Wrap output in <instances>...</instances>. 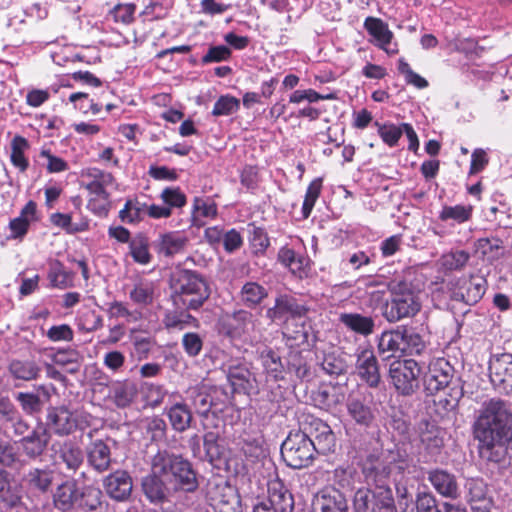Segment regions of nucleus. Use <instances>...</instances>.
Instances as JSON below:
<instances>
[{
  "label": "nucleus",
  "instance_id": "obj_46",
  "mask_svg": "<svg viewBox=\"0 0 512 512\" xmlns=\"http://www.w3.org/2000/svg\"><path fill=\"white\" fill-rule=\"evenodd\" d=\"M392 472V468L380 462L367 461L362 466V473L368 484L372 483L378 489L381 486H387L385 481Z\"/></svg>",
  "mask_w": 512,
  "mask_h": 512
},
{
  "label": "nucleus",
  "instance_id": "obj_13",
  "mask_svg": "<svg viewBox=\"0 0 512 512\" xmlns=\"http://www.w3.org/2000/svg\"><path fill=\"white\" fill-rule=\"evenodd\" d=\"M420 367L413 359L395 360L390 364L389 375L396 390L402 395L413 394L419 386Z\"/></svg>",
  "mask_w": 512,
  "mask_h": 512
},
{
  "label": "nucleus",
  "instance_id": "obj_35",
  "mask_svg": "<svg viewBox=\"0 0 512 512\" xmlns=\"http://www.w3.org/2000/svg\"><path fill=\"white\" fill-rule=\"evenodd\" d=\"M277 259L295 276L303 278L308 275L310 260L304 254L297 253L293 249L284 246L279 249Z\"/></svg>",
  "mask_w": 512,
  "mask_h": 512
},
{
  "label": "nucleus",
  "instance_id": "obj_44",
  "mask_svg": "<svg viewBox=\"0 0 512 512\" xmlns=\"http://www.w3.org/2000/svg\"><path fill=\"white\" fill-rule=\"evenodd\" d=\"M170 425L176 432H184L190 428L192 412L187 404L177 402L165 409Z\"/></svg>",
  "mask_w": 512,
  "mask_h": 512
},
{
  "label": "nucleus",
  "instance_id": "obj_27",
  "mask_svg": "<svg viewBox=\"0 0 512 512\" xmlns=\"http://www.w3.org/2000/svg\"><path fill=\"white\" fill-rule=\"evenodd\" d=\"M467 502L473 512H490L493 506L488 495L486 483L480 478H471L466 482Z\"/></svg>",
  "mask_w": 512,
  "mask_h": 512
},
{
  "label": "nucleus",
  "instance_id": "obj_10",
  "mask_svg": "<svg viewBox=\"0 0 512 512\" xmlns=\"http://www.w3.org/2000/svg\"><path fill=\"white\" fill-rule=\"evenodd\" d=\"M354 512H397L392 490L389 486L378 489L359 488L353 497Z\"/></svg>",
  "mask_w": 512,
  "mask_h": 512
},
{
  "label": "nucleus",
  "instance_id": "obj_28",
  "mask_svg": "<svg viewBox=\"0 0 512 512\" xmlns=\"http://www.w3.org/2000/svg\"><path fill=\"white\" fill-rule=\"evenodd\" d=\"M427 480L438 494L443 497L456 499L459 496V487L453 473L441 468L427 471Z\"/></svg>",
  "mask_w": 512,
  "mask_h": 512
},
{
  "label": "nucleus",
  "instance_id": "obj_4",
  "mask_svg": "<svg viewBox=\"0 0 512 512\" xmlns=\"http://www.w3.org/2000/svg\"><path fill=\"white\" fill-rule=\"evenodd\" d=\"M170 288L174 303L189 310H198L210 296L206 280L192 270L183 269L173 273Z\"/></svg>",
  "mask_w": 512,
  "mask_h": 512
},
{
  "label": "nucleus",
  "instance_id": "obj_50",
  "mask_svg": "<svg viewBox=\"0 0 512 512\" xmlns=\"http://www.w3.org/2000/svg\"><path fill=\"white\" fill-rule=\"evenodd\" d=\"M321 368L329 376H340L347 372L348 363L343 352L333 350L324 354Z\"/></svg>",
  "mask_w": 512,
  "mask_h": 512
},
{
  "label": "nucleus",
  "instance_id": "obj_16",
  "mask_svg": "<svg viewBox=\"0 0 512 512\" xmlns=\"http://www.w3.org/2000/svg\"><path fill=\"white\" fill-rule=\"evenodd\" d=\"M487 289V280L482 275L458 278L451 292V299L475 305L484 296Z\"/></svg>",
  "mask_w": 512,
  "mask_h": 512
},
{
  "label": "nucleus",
  "instance_id": "obj_42",
  "mask_svg": "<svg viewBox=\"0 0 512 512\" xmlns=\"http://www.w3.org/2000/svg\"><path fill=\"white\" fill-rule=\"evenodd\" d=\"M254 315L246 309H238L226 315L224 327L230 337H239L249 332L253 326Z\"/></svg>",
  "mask_w": 512,
  "mask_h": 512
},
{
  "label": "nucleus",
  "instance_id": "obj_17",
  "mask_svg": "<svg viewBox=\"0 0 512 512\" xmlns=\"http://www.w3.org/2000/svg\"><path fill=\"white\" fill-rule=\"evenodd\" d=\"M355 356V369L360 380L370 388H377L381 383V373L374 351L371 348H358Z\"/></svg>",
  "mask_w": 512,
  "mask_h": 512
},
{
  "label": "nucleus",
  "instance_id": "obj_61",
  "mask_svg": "<svg viewBox=\"0 0 512 512\" xmlns=\"http://www.w3.org/2000/svg\"><path fill=\"white\" fill-rule=\"evenodd\" d=\"M241 450L251 461L258 460L265 456L264 440L261 436L248 437L243 440Z\"/></svg>",
  "mask_w": 512,
  "mask_h": 512
},
{
  "label": "nucleus",
  "instance_id": "obj_14",
  "mask_svg": "<svg viewBox=\"0 0 512 512\" xmlns=\"http://www.w3.org/2000/svg\"><path fill=\"white\" fill-rule=\"evenodd\" d=\"M225 374L233 393L251 395L259 392L258 381L251 364L233 361L225 369Z\"/></svg>",
  "mask_w": 512,
  "mask_h": 512
},
{
  "label": "nucleus",
  "instance_id": "obj_24",
  "mask_svg": "<svg viewBox=\"0 0 512 512\" xmlns=\"http://www.w3.org/2000/svg\"><path fill=\"white\" fill-rule=\"evenodd\" d=\"M187 243L186 236L178 231H170L160 233L153 241L152 246L160 257L173 258L175 255L184 252Z\"/></svg>",
  "mask_w": 512,
  "mask_h": 512
},
{
  "label": "nucleus",
  "instance_id": "obj_40",
  "mask_svg": "<svg viewBox=\"0 0 512 512\" xmlns=\"http://www.w3.org/2000/svg\"><path fill=\"white\" fill-rule=\"evenodd\" d=\"M50 436L45 428H38L31 431L27 436L20 440V444L24 454L29 459H37L40 457L48 443Z\"/></svg>",
  "mask_w": 512,
  "mask_h": 512
},
{
  "label": "nucleus",
  "instance_id": "obj_26",
  "mask_svg": "<svg viewBox=\"0 0 512 512\" xmlns=\"http://www.w3.org/2000/svg\"><path fill=\"white\" fill-rule=\"evenodd\" d=\"M23 488L13 475L0 468V504L5 508H16L22 504Z\"/></svg>",
  "mask_w": 512,
  "mask_h": 512
},
{
  "label": "nucleus",
  "instance_id": "obj_8",
  "mask_svg": "<svg viewBox=\"0 0 512 512\" xmlns=\"http://www.w3.org/2000/svg\"><path fill=\"white\" fill-rule=\"evenodd\" d=\"M281 457L287 466L302 469L310 466L315 457V447L305 431H291L283 441Z\"/></svg>",
  "mask_w": 512,
  "mask_h": 512
},
{
  "label": "nucleus",
  "instance_id": "obj_60",
  "mask_svg": "<svg viewBox=\"0 0 512 512\" xmlns=\"http://www.w3.org/2000/svg\"><path fill=\"white\" fill-rule=\"evenodd\" d=\"M375 125L378 126V134L385 144L389 147L397 145L404 131L402 124L397 126L392 123L379 124L376 122Z\"/></svg>",
  "mask_w": 512,
  "mask_h": 512
},
{
  "label": "nucleus",
  "instance_id": "obj_3",
  "mask_svg": "<svg viewBox=\"0 0 512 512\" xmlns=\"http://www.w3.org/2000/svg\"><path fill=\"white\" fill-rule=\"evenodd\" d=\"M378 354L384 359L421 355L426 350V342L413 327L404 325L384 330L377 338Z\"/></svg>",
  "mask_w": 512,
  "mask_h": 512
},
{
  "label": "nucleus",
  "instance_id": "obj_56",
  "mask_svg": "<svg viewBox=\"0 0 512 512\" xmlns=\"http://www.w3.org/2000/svg\"><path fill=\"white\" fill-rule=\"evenodd\" d=\"M472 206L470 205H455V206H443L439 213V219L441 221L453 220L458 224L464 223L472 217Z\"/></svg>",
  "mask_w": 512,
  "mask_h": 512
},
{
  "label": "nucleus",
  "instance_id": "obj_54",
  "mask_svg": "<svg viewBox=\"0 0 512 512\" xmlns=\"http://www.w3.org/2000/svg\"><path fill=\"white\" fill-rule=\"evenodd\" d=\"M111 393L114 404L118 408H125L132 403L136 395V388L132 383L120 382L113 386Z\"/></svg>",
  "mask_w": 512,
  "mask_h": 512
},
{
  "label": "nucleus",
  "instance_id": "obj_63",
  "mask_svg": "<svg viewBox=\"0 0 512 512\" xmlns=\"http://www.w3.org/2000/svg\"><path fill=\"white\" fill-rule=\"evenodd\" d=\"M322 188V179H314L308 186L305 194V198L302 205V215L304 218H308L311 211L318 199Z\"/></svg>",
  "mask_w": 512,
  "mask_h": 512
},
{
  "label": "nucleus",
  "instance_id": "obj_11",
  "mask_svg": "<svg viewBox=\"0 0 512 512\" xmlns=\"http://www.w3.org/2000/svg\"><path fill=\"white\" fill-rule=\"evenodd\" d=\"M89 415L71 411L66 406L52 407L48 410L46 426L57 435H69L75 429L83 430L89 425Z\"/></svg>",
  "mask_w": 512,
  "mask_h": 512
},
{
  "label": "nucleus",
  "instance_id": "obj_51",
  "mask_svg": "<svg viewBox=\"0 0 512 512\" xmlns=\"http://www.w3.org/2000/svg\"><path fill=\"white\" fill-rule=\"evenodd\" d=\"M218 215L217 204L214 200L204 197H195L192 204V218L194 225L200 226L199 217L215 218Z\"/></svg>",
  "mask_w": 512,
  "mask_h": 512
},
{
  "label": "nucleus",
  "instance_id": "obj_6",
  "mask_svg": "<svg viewBox=\"0 0 512 512\" xmlns=\"http://www.w3.org/2000/svg\"><path fill=\"white\" fill-rule=\"evenodd\" d=\"M347 423L345 431L355 448L365 446L367 431L376 421L377 410L375 405L365 397L350 396L346 402Z\"/></svg>",
  "mask_w": 512,
  "mask_h": 512
},
{
  "label": "nucleus",
  "instance_id": "obj_45",
  "mask_svg": "<svg viewBox=\"0 0 512 512\" xmlns=\"http://www.w3.org/2000/svg\"><path fill=\"white\" fill-rule=\"evenodd\" d=\"M129 247V255L133 261L140 265L151 263L153 256L150 253V243L148 237L143 233H137L132 237Z\"/></svg>",
  "mask_w": 512,
  "mask_h": 512
},
{
  "label": "nucleus",
  "instance_id": "obj_34",
  "mask_svg": "<svg viewBox=\"0 0 512 512\" xmlns=\"http://www.w3.org/2000/svg\"><path fill=\"white\" fill-rule=\"evenodd\" d=\"M56 457L68 472L76 473L84 463L85 454L79 445L67 440L59 446Z\"/></svg>",
  "mask_w": 512,
  "mask_h": 512
},
{
  "label": "nucleus",
  "instance_id": "obj_57",
  "mask_svg": "<svg viewBox=\"0 0 512 512\" xmlns=\"http://www.w3.org/2000/svg\"><path fill=\"white\" fill-rule=\"evenodd\" d=\"M106 311L110 319L125 318L128 323L137 322L143 317L142 312L129 310L126 304L116 300L108 304Z\"/></svg>",
  "mask_w": 512,
  "mask_h": 512
},
{
  "label": "nucleus",
  "instance_id": "obj_38",
  "mask_svg": "<svg viewBox=\"0 0 512 512\" xmlns=\"http://www.w3.org/2000/svg\"><path fill=\"white\" fill-rule=\"evenodd\" d=\"M358 283L365 289L371 303L378 304L383 301L387 290L390 293L392 292L393 278H387L384 274H377L376 276L359 279Z\"/></svg>",
  "mask_w": 512,
  "mask_h": 512
},
{
  "label": "nucleus",
  "instance_id": "obj_20",
  "mask_svg": "<svg viewBox=\"0 0 512 512\" xmlns=\"http://www.w3.org/2000/svg\"><path fill=\"white\" fill-rule=\"evenodd\" d=\"M313 512H349L345 494L334 487H326L314 495Z\"/></svg>",
  "mask_w": 512,
  "mask_h": 512
},
{
  "label": "nucleus",
  "instance_id": "obj_25",
  "mask_svg": "<svg viewBox=\"0 0 512 512\" xmlns=\"http://www.w3.org/2000/svg\"><path fill=\"white\" fill-rule=\"evenodd\" d=\"M55 479V471L49 465L30 467L23 475V483L33 492L47 493Z\"/></svg>",
  "mask_w": 512,
  "mask_h": 512
},
{
  "label": "nucleus",
  "instance_id": "obj_41",
  "mask_svg": "<svg viewBox=\"0 0 512 512\" xmlns=\"http://www.w3.org/2000/svg\"><path fill=\"white\" fill-rule=\"evenodd\" d=\"M79 487L76 481H65L53 494V504L61 512L75 510Z\"/></svg>",
  "mask_w": 512,
  "mask_h": 512
},
{
  "label": "nucleus",
  "instance_id": "obj_22",
  "mask_svg": "<svg viewBox=\"0 0 512 512\" xmlns=\"http://www.w3.org/2000/svg\"><path fill=\"white\" fill-rule=\"evenodd\" d=\"M141 486L143 494L153 504L167 501L173 492L172 487L153 467H151L150 473L142 478Z\"/></svg>",
  "mask_w": 512,
  "mask_h": 512
},
{
  "label": "nucleus",
  "instance_id": "obj_58",
  "mask_svg": "<svg viewBox=\"0 0 512 512\" xmlns=\"http://www.w3.org/2000/svg\"><path fill=\"white\" fill-rule=\"evenodd\" d=\"M240 109V100L229 94L221 95L214 104L212 115L230 116Z\"/></svg>",
  "mask_w": 512,
  "mask_h": 512
},
{
  "label": "nucleus",
  "instance_id": "obj_12",
  "mask_svg": "<svg viewBox=\"0 0 512 512\" xmlns=\"http://www.w3.org/2000/svg\"><path fill=\"white\" fill-rule=\"evenodd\" d=\"M423 382L426 392L430 395L459 385L454 367L443 357L430 361Z\"/></svg>",
  "mask_w": 512,
  "mask_h": 512
},
{
  "label": "nucleus",
  "instance_id": "obj_43",
  "mask_svg": "<svg viewBox=\"0 0 512 512\" xmlns=\"http://www.w3.org/2000/svg\"><path fill=\"white\" fill-rule=\"evenodd\" d=\"M50 399V393L44 386L39 387L36 392H18L16 400L27 414H35L42 410L44 403Z\"/></svg>",
  "mask_w": 512,
  "mask_h": 512
},
{
  "label": "nucleus",
  "instance_id": "obj_19",
  "mask_svg": "<svg viewBox=\"0 0 512 512\" xmlns=\"http://www.w3.org/2000/svg\"><path fill=\"white\" fill-rule=\"evenodd\" d=\"M259 360L266 377V381L279 382L286 378L294 365L284 363L280 354L269 346L259 351Z\"/></svg>",
  "mask_w": 512,
  "mask_h": 512
},
{
  "label": "nucleus",
  "instance_id": "obj_2",
  "mask_svg": "<svg viewBox=\"0 0 512 512\" xmlns=\"http://www.w3.org/2000/svg\"><path fill=\"white\" fill-rule=\"evenodd\" d=\"M150 465L172 487L173 492L192 493L199 486L192 463L180 454L166 449L158 450Z\"/></svg>",
  "mask_w": 512,
  "mask_h": 512
},
{
  "label": "nucleus",
  "instance_id": "obj_23",
  "mask_svg": "<svg viewBox=\"0 0 512 512\" xmlns=\"http://www.w3.org/2000/svg\"><path fill=\"white\" fill-rule=\"evenodd\" d=\"M268 498L264 500L278 512H293L294 497L284 482L276 474L267 483Z\"/></svg>",
  "mask_w": 512,
  "mask_h": 512
},
{
  "label": "nucleus",
  "instance_id": "obj_5",
  "mask_svg": "<svg viewBox=\"0 0 512 512\" xmlns=\"http://www.w3.org/2000/svg\"><path fill=\"white\" fill-rule=\"evenodd\" d=\"M421 310V300L413 285L402 276L393 278L390 299L381 308V314L388 323H397L414 317Z\"/></svg>",
  "mask_w": 512,
  "mask_h": 512
},
{
  "label": "nucleus",
  "instance_id": "obj_33",
  "mask_svg": "<svg viewBox=\"0 0 512 512\" xmlns=\"http://www.w3.org/2000/svg\"><path fill=\"white\" fill-rule=\"evenodd\" d=\"M188 397L198 415L202 417V425L204 430L208 429L210 415L215 416L212 408L216 405L213 396L207 391L206 386L195 387L188 391Z\"/></svg>",
  "mask_w": 512,
  "mask_h": 512
},
{
  "label": "nucleus",
  "instance_id": "obj_31",
  "mask_svg": "<svg viewBox=\"0 0 512 512\" xmlns=\"http://www.w3.org/2000/svg\"><path fill=\"white\" fill-rule=\"evenodd\" d=\"M339 322L349 331L368 337L375 332L376 321L371 315L357 312H344L339 315Z\"/></svg>",
  "mask_w": 512,
  "mask_h": 512
},
{
  "label": "nucleus",
  "instance_id": "obj_29",
  "mask_svg": "<svg viewBox=\"0 0 512 512\" xmlns=\"http://www.w3.org/2000/svg\"><path fill=\"white\" fill-rule=\"evenodd\" d=\"M104 495L100 488L94 485H84L79 487L76 511L80 512H104L106 509Z\"/></svg>",
  "mask_w": 512,
  "mask_h": 512
},
{
  "label": "nucleus",
  "instance_id": "obj_15",
  "mask_svg": "<svg viewBox=\"0 0 512 512\" xmlns=\"http://www.w3.org/2000/svg\"><path fill=\"white\" fill-rule=\"evenodd\" d=\"M489 378L496 390L512 392V353L492 354L489 359Z\"/></svg>",
  "mask_w": 512,
  "mask_h": 512
},
{
  "label": "nucleus",
  "instance_id": "obj_59",
  "mask_svg": "<svg viewBox=\"0 0 512 512\" xmlns=\"http://www.w3.org/2000/svg\"><path fill=\"white\" fill-rule=\"evenodd\" d=\"M389 467L396 470L398 473H414L417 470V466L409 458L408 454L404 450H397L396 453H391Z\"/></svg>",
  "mask_w": 512,
  "mask_h": 512
},
{
  "label": "nucleus",
  "instance_id": "obj_53",
  "mask_svg": "<svg viewBox=\"0 0 512 512\" xmlns=\"http://www.w3.org/2000/svg\"><path fill=\"white\" fill-rule=\"evenodd\" d=\"M219 432L208 431L204 434L205 458L213 466L219 467L222 456V447L218 444Z\"/></svg>",
  "mask_w": 512,
  "mask_h": 512
},
{
  "label": "nucleus",
  "instance_id": "obj_21",
  "mask_svg": "<svg viewBox=\"0 0 512 512\" xmlns=\"http://www.w3.org/2000/svg\"><path fill=\"white\" fill-rule=\"evenodd\" d=\"M103 486L111 499L123 502L131 496L133 482L127 471L116 470L104 478Z\"/></svg>",
  "mask_w": 512,
  "mask_h": 512
},
{
  "label": "nucleus",
  "instance_id": "obj_1",
  "mask_svg": "<svg viewBox=\"0 0 512 512\" xmlns=\"http://www.w3.org/2000/svg\"><path fill=\"white\" fill-rule=\"evenodd\" d=\"M481 459L503 463L512 449V407L500 398L485 400L475 411L472 425Z\"/></svg>",
  "mask_w": 512,
  "mask_h": 512
},
{
  "label": "nucleus",
  "instance_id": "obj_30",
  "mask_svg": "<svg viewBox=\"0 0 512 512\" xmlns=\"http://www.w3.org/2000/svg\"><path fill=\"white\" fill-rule=\"evenodd\" d=\"M86 457L88 465L98 473H104L111 467V448L104 440L91 442L86 448Z\"/></svg>",
  "mask_w": 512,
  "mask_h": 512
},
{
  "label": "nucleus",
  "instance_id": "obj_7",
  "mask_svg": "<svg viewBox=\"0 0 512 512\" xmlns=\"http://www.w3.org/2000/svg\"><path fill=\"white\" fill-rule=\"evenodd\" d=\"M312 310L310 300L293 294L280 293L275 296L273 306L265 310L264 317L271 324L283 328L289 325L290 320L308 317Z\"/></svg>",
  "mask_w": 512,
  "mask_h": 512
},
{
  "label": "nucleus",
  "instance_id": "obj_37",
  "mask_svg": "<svg viewBox=\"0 0 512 512\" xmlns=\"http://www.w3.org/2000/svg\"><path fill=\"white\" fill-rule=\"evenodd\" d=\"M157 297V285L154 281L139 278L129 291L130 300L140 308H146L153 304Z\"/></svg>",
  "mask_w": 512,
  "mask_h": 512
},
{
  "label": "nucleus",
  "instance_id": "obj_52",
  "mask_svg": "<svg viewBox=\"0 0 512 512\" xmlns=\"http://www.w3.org/2000/svg\"><path fill=\"white\" fill-rule=\"evenodd\" d=\"M9 370L15 378L25 381L36 379L40 372L38 365L29 360H13L10 363Z\"/></svg>",
  "mask_w": 512,
  "mask_h": 512
},
{
  "label": "nucleus",
  "instance_id": "obj_49",
  "mask_svg": "<svg viewBox=\"0 0 512 512\" xmlns=\"http://www.w3.org/2000/svg\"><path fill=\"white\" fill-rule=\"evenodd\" d=\"M29 148V141L21 135H15L11 140L10 161L20 172H25L29 167V160L25 156Z\"/></svg>",
  "mask_w": 512,
  "mask_h": 512
},
{
  "label": "nucleus",
  "instance_id": "obj_62",
  "mask_svg": "<svg viewBox=\"0 0 512 512\" xmlns=\"http://www.w3.org/2000/svg\"><path fill=\"white\" fill-rule=\"evenodd\" d=\"M160 199L171 211L173 208H182L187 203V197L179 187H166L162 190Z\"/></svg>",
  "mask_w": 512,
  "mask_h": 512
},
{
  "label": "nucleus",
  "instance_id": "obj_18",
  "mask_svg": "<svg viewBox=\"0 0 512 512\" xmlns=\"http://www.w3.org/2000/svg\"><path fill=\"white\" fill-rule=\"evenodd\" d=\"M303 431L312 441L316 454L325 455L334 451L336 446L335 434L331 427L321 419H312Z\"/></svg>",
  "mask_w": 512,
  "mask_h": 512
},
{
  "label": "nucleus",
  "instance_id": "obj_36",
  "mask_svg": "<svg viewBox=\"0 0 512 512\" xmlns=\"http://www.w3.org/2000/svg\"><path fill=\"white\" fill-rule=\"evenodd\" d=\"M82 176L88 179L85 188L91 195L106 196V193H108L106 188L115 183V178L112 173L96 167H89L83 170Z\"/></svg>",
  "mask_w": 512,
  "mask_h": 512
},
{
  "label": "nucleus",
  "instance_id": "obj_32",
  "mask_svg": "<svg viewBox=\"0 0 512 512\" xmlns=\"http://www.w3.org/2000/svg\"><path fill=\"white\" fill-rule=\"evenodd\" d=\"M364 28L375 39V45L380 49L384 50L388 54H395L398 52L396 48L390 47L393 33L389 30L387 23L379 18L367 17L364 21Z\"/></svg>",
  "mask_w": 512,
  "mask_h": 512
},
{
  "label": "nucleus",
  "instance_id": "obj_55",
  "mask_svg": "<svg viewBox=\"0 0 512 512\" xmlns=\"http://www.w3.org/2000/svg\"><path fill=\"white\" fill-rule=\"evenodd\" d=\"M76 325L80 331L94 332L103 326V318L95 310L84 309L79 312Z\"/></svg>",
  "mask_w": 512,
  "mask_h": 512
},
{
  "label": "nucleus",
  "instance_id": "obj_39",
  "mask_svg": "<svg viewBox=\"0 0 512 512\" xmlns=\"http://www.w3.org/2000/svg\"><path fill=\"white\" fill-rule=\"evenodd\" d=\"M269 290L257 281H246L240 288L238 299L248 309H255L262 305L268 297Z\"/></svg>",
  "mask_w": 512,
  "mask_h": 512
},
{
  "label": "nucleus",
  "instance_id": "obj_64",
  "mask_svg": "<svg viewBox=\"0 0 512 512\" xmlns=\"http://www.w3.org/2000/svg\"><path fill=\"white\" fill-rule=\"evenodd\" d=\"M470 259V254L465 250H455L443 255L442 265L447 270H461Z\"/></svg>",
  "mask_w": 512,
  "mask_h": 512
},
{
  "label": "nucleus",
  "instance_id": "obj_47",
  "mask_svg": "<svg viewBox=\"0 0 512 512\" xmlns=\"http://www.w3.org/2000/svg\"><path fill=\"white\" fill-rule=\"evenodd\" d=\"M474 248L476 253L490 262L499 259L504 253L503 241L496 237L477 239Z\"/></svg>",
  "mask_w": 512,
  "mask_h": 512
},
{
  "label": "nucleus",
  "instance_id": "obj_9",
  "mask_svg": "<svg viewBox=\"0 0 512 512\" xmlns=\"http://www.w3.org/2000/svg\"><path fill=\"white\" fill-rule=\"evenodd\" d=\"M416 432L423 446L417 461L423 464L437 463L444 447V429L435 421L423 418L417 423Z\"/></svg>",
  "mask_w": 512,
  "mask_h": 512
},
{
  "label": "nucleus",
  "instance_id": "obj_48",
  "mask_svg": "<svg viewBox=\"0 0 512 512\" xmlns=\"http://www.w3.org/2000/svg\"><path fill=\"white\" fill-rule=\"evenodd\" d=\"M248 242L251 252L256 256H264L270 246V239L263 227L256 226L255 223L247 225Z\"/></svg>",
  "mask_w": 512,
  "mask_h": 512
}]
</instances>
